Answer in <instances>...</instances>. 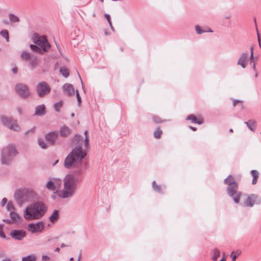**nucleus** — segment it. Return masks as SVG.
Returning a JSON list of instances; mask_svg holds the SVG:
<instances>
[{
	"label": "nucleus",
	"mask_w": 261,
	"mask_h": 261,
	"mask_svg": "<svg viewBox=\"0 0 261 261\" xmlns=\"http://www.w3.org/2000/svg\"><path fill=\"white\" fill-rule=\"evenodd\" d=\"M87 152L83 150L82 147L75 146L66 157L64 162V166L68 169H75L71 174L81 175L83 173L82 159L86 155Z\"/></svg>",
	"instance_id": "obj_1"
},
{
	"label": "nucleus",
	"mask_w": 261,
	"mask_h": 261,
	"mask_svg": "<svg viewBox=\"0 0 261 261\" xmlns=\"http://www.w3.org/2000/svg\"><path fill=\"white\" fill-rule=\"evenodd\" d=\"M80 176L74 174L66 175L63 180V189L57 190L55 193L62 199L72 197L75 194L78 184L80 183Z\"/></svg>",
	"instance_id": "obj_2"
},
{
	"label": "nucleus",
	"mask_w": 261,
	"mask_h": 261,
	"mask_svg": "<svg viewBox=\"0 0 261 261\" xmlns=\"http://www.w3.org/2000/svg\"><path fill=\"white\" fill-rule=\"evenodd\" d=\"M47 206L43 202L38 201L27 206L23 217L28 221L39 219L45 213Z\"/></svg>",
	"instance_id": "obj_3"
},
{
	"label": "nucleus",
	"mask_w": 261,
	"mask_h": 261,
	"mask_svg": "<svg viewBox=\"0 0 261 261\" xmlns=\"http://www.w3.org/2000/svg\"><path fill=\"white\" fill-rule=\"evenodd\" d=\"M37 197L35 192L30 188H22L17 190L14 194V198L17 203L21 206Z\"/></svg>",
	"instance_id": "obj_4"
},
{
	"label": "nucleus",
	"mask_w": 261,
	"mask_h": 261,
	"mask_svg": "<svg viewBox=\"0 0 261 261\" xmlns=\"http://www.w3.org/2000/svg\"><path fill=\"white\" fill-rule=\"evenodd\" d=\"M17 154L15 146L11 144L4 147L1 153L2 164L9 165Z\"/></svg>",
	"instance_id": "obj_5"
},
{
	"label": "nucleus",
	"mask_w": 261,
	"mask_h": 261,
	"mask_svg": "<svg viewBox=\"0 0 261 261\" xmlns=\"http://www.w3.org/2000/svg\"><path fill=\"white\" fill-rule=\"evenodd\" d=\"M224 183L228 185L227 191L229 196L233 197V201L236 203H238L240 201L241 194L240 192H237L238 185L236 183L234 178L231 176H228L224 179Z\"/></svg>",
	"instance_id": "obj_6"
},
{
	"label": "nucleus",
	"mask_w": 261,
	"mask_h": 261,
	"mask_svg": "<svg viewBox=\"0 0 261 261\" xmlns=\"http://www.w3.org/2000/svg\"><path fill=\"white\" fill-rule=\"evenodd\" d=\"M33 42L41 47L44 52L47 51L50 47L45 36H39L35 34L32 38Z\"/></svg>",
	"instance_id": "obj_7"
},
{
	"label": "nucleus",
	"mask_w": 261,
	"mask_h": 261,
	"mask_svg": "<svg viewBox=\"0 0 261 261\" xmlns=\"http://www.w3.org/2000/svg\"><path fill=\"white\" fill-rule=\"evenodd\" d=\"M261 203V197L257 194H252L246 195L244 205L247 207H253L255 204Z\"/></svg>",
	"instance_id": "obj_8"
},
{
	"label": "nucleus",
	"mask_w": 261,
	"mask_h": 261,
	"mask_svg": "<svg viewBox=\"0 0 261 261\" xmlns=\"http://www.w3.org/2000/svg\"><path fill=\"white\" fill-rule=\"evenodd\" d=\"M1 119L2 123L10 129L15 131L19 130L20 127L15 120L4 116H2Z\"/></svg>",
	"instance_id": "obj_9"
},
{
	"label": "nucleus",
	"mask_w": 261,
	"mask_h": 261,
	"mask_svg": "<svg viewBox=\"0 0 261 261\" xmlns=\"http://www.w3.org/2000/svg\"><path fill=\"white\" fill-rule=\"evenodd\" d=\"M1 119L2 123L10 129L15 131L19 130L20 127L15 120L4 116H2Z\"/></svg>",
	"instance_id": "obj_10"
},
{
	"label": "nucleus",
	"mask_w": 261,
	"mask_h": 261,
	"mask_svg": "<svg viewBox=\"0 0 261 261\" xmlns=\"http://www.w3.org/2000/svg\"><path fill=\"white\" fill-rule=\"evenodd\" d=\"M1 119L2 123L10 129L15 131L19 130L20 127L15 120L4 116H2Z\"/></svg>",
	"instance_id": "obj_11"
},
{
	"label": "nucleus",
	"mask_w": 261,
	"mask_h": 261,
	"mask_svg": "<svg viewBox=\"0 0 261 261\" xmlns=\"http://www.w3.org/2000/svg\"><path fill=\"white\" fill-rule=\"evenodd\" d=\"M15 90L17 93L22 98H26L30 95L29 88L25 84L21 83L16 84Z\"/></svg>",
	"instance_id": "obj_12"
},
{
	"label": "nucleus",
	"mask_w": 261,
	"mask_h": 261,
	"mask_svg": "<svg viewBox=\"0 0 261 261\" xmlns=\"http://www.w3.org/2000/svg\"><path fill=\"white\" fill-rule=\"evenodd\" d=\"M50 88L47 83L42 82L37 86V91L40 97H43L50 92Z\"/></svg>",
	"instance_id": "obj_13"
},
{
	"label": "nucleus",
	"mask_w": 261,
	"mask_h": 261,
	"mask_svg": "<svg viewBox=\"0 0 261 261\" xmlns=\"http://www.w3.org/2000/svg\"><path fill=\"white\" fill-rule=\"evenodd\" d=\"M44 228V225L42 222H38L35 224L31 223L28 225V230L33 233L41 232Z\"/></svg>",
	"instance_id": "obj_14"
},
{
	"label": "nucleus",
	"mask_w": 261,
	"mask_h": 261,
	"mask_svg": "<svg viewBox=\"0 0 261 261\" xmlns=\"http://www.w3.org/2000/svg\"><path fill=\"white\" fill-rule=\"evenodd\" d=\"M248 52L242 53L237 61V65L241 66L243 68H245L248 62Z\"/></svg>",
	"instance_id": "obj_15"
},
{
	"label": "nucleus",
	"mask_w": 261,
	"mask_h": 261,
	"mask_svg": "<svg viewBox=\"0 0 261 261\" xmlns=\"http://www.w3.org/2000/svg\"><path fill=\"white\" fill-rule=\"evenodd\" d=\"M58 137V133L56 132H51L47 133L45 136V139L47 143L50 145L55 144Z\"/></svg>",
	"instance_id": "obj_16"
},
{
	"label": "nucleus",
	"mask_w": 261,
	"mask_h": 261,
	"mask_svg": "<svg viewBox=\"0 0 261 261\" xmlns=\"http://www.w3.org/2000/svg\"><path fill=\"white\" fill-rule=\"evenodd\" d=\"M10 236L15 240H21L25 236V232L22 230H13L10 232Z\"/></svg>",
	"instance_id": "obj_17"
},
{
	"label": "nucleus",
	"mask_w": 261,
	"mask_h": 261,
	"mask_svg": "<svg viewBox=\"0 0 261 261\" xmlns=\"http://www.w3.org/2000/svg\"><path fill=\"white\" fill-rule=\"evenodd\" d=\"M64 93L68 96H73L76 90H74L73 86L68 83H66L63 86Z\"/></svg>",
	"instance_id": "obj_18"
},
{
	"label": "nucleus",
	"mask_w": 261,
	"mask_h": 261,
	"mask_svg": "<svg viewBox=\"0 0 261 261\" xmlns=\"http://www.w3.org/2000/svg\"><path fill=\"white\" fill-rule=\"evenodd\" d=\"M40 63L39 59L36 56L33 55L29 60V66L32 70L34 69L38 66Z\"/></svg>",
	"instance_id": "obj_19"
},
{
	"label": "nucleus",
	"mask_w": 261,
	"mask_h": 261,
	"mask_svg": "<svg viewBox=\"0 0 261 261\" xmlns=\"http://www.w3.org/2000/svg\"><path fill=\"white\" fill-rule=\"evenodd\" d=\"M35 114L37 116H43L45 114V106L40 105L36 107Z\"/></svg>",
	"instance_id": "obj_20"
},
{
	"label": "nucleus",
	"mask_w": 261,
	"mask_h": 261,
	"mask_svg": "<svg viewBox=\"0 0 261 261\" xmlns=\"http://www.w3.org/2000/svg\"><path fill=\"white\" fill-rule=\"evenodd\" d=\"M187 120H191L192 123H197L198 124H201L203 123V121L202 119H199V120H197V119L195 116L194 115H189L187 118Z\"/></svg>",
	"instance_id": "obj_21"
},
{
	"label": "nucleus",
	"mask_w": 261,
	"mask_h": 261,
	"mask_svg": "<svg viewBox=\"0 0 261 261\" xmlns=\"http://www.w3.org/2000/svg\"><path fill=\"white\" fill-rule=\"evenodd\" d=\"M70 133V128L67 126H63L60 130V134L61 136L66 137Z\"/></svg>",
	"instance_id": "obj_22"
},
{
	"label": "nucleus",
	"mask_w": 261,
	"mask_h": 261,
	"mask_svg": "<svg viewBox=\"0 0 261 261\" xmlns=\"http://www.w3.org/2000/svg\"><path fill=\"white\" fill-rule=\"evenodd\" d=\"M73 143L74 145L81 146V145L83 143V138L81 136L79 135H76L73 140Z\"/></svg>",
	"instance_id": "obj_23"
},
{
	"label": "nucleus",
	"mask_w": 261,
	"mask_h": 261,
	"mask_svg": "<svg viewBox=\"0 0 261 261\" xmlns=\"http://www.w3.org/2000/svg\"><path fill=\"white\" fill-rule=\"evenodd\" d=\"M59 218V211L58 210H54L53 214L51 215V216L49 217V221L54 223L56 221H57Z\"/></svg>",
	"instance_id": "obj_24"
},
{
	"label": "nucleus",
	"mask_w": 261,
	"mask_h": 261,
	"mask_svg": "<svg viewBox=\"0 0 261 261\" xmlns=\"http://www.w3.org/2000/svg\"><path fill=\"white\" fill-rule=\"evenodd\" d=\"M51 180L53 182V183H54V185L55 186V187H56L57 189L60 188V187L62 185V180L61 178H58V177H53L51 179Z\"/></svg>",
	"instance_id": "obj_25"
},
{
	"label": "nucleus",
	"mask_w": 261,
	"mask_h": 261,
	"mask_svg": "<svg viewBox=\"0 0 261 261\" xmlns=\"http://www.w3.org/2000/svg\"><path fill=\"white\" fill-rule=\"evenodd\" d=\"M45 188L51 191L58 190L51 179L47 182Z\"/></svg>",
	"instance_id": "obj_26"
},
{
	"label": "nucleus",
	"mask_w": 261,
	"mask_h": 261,
	"mask_svg": "<svg viewBox=\"0 0 261 261\" xmlns=\"http://www.w3.org/2000/svg\"><path fill=\"white\" fill-rule=\"evenodd\" d=\"M30 48L31 50L35 52L38 53L39 54H42L44 52L42 50V49H41L40 47H38L37 45H34V44H31L30 45Z\"/></svg>",
	"instance_id": "obj_27"
},
{
	"label": "nucleus",
	"mask_w": 261,
	"mask_h": 261,
	"mask_svg": "<svg viewBox=\"0 0 261 261\" xmlns=\"http://www.w3.org/2000/svg\"><path fill=\"white\" fill-rule=\"evenodd\" d=\"M33 55L30 53L23 51L21 54V58L25 61H29Z\"/></svg>",
	"instance_id": "obj_28"
},
{
	"label": "nucleus",
	"mask_w": 261,
	"mask_h": 261,
	"mask_svg": "<svg viewBox=\"0 0 261 261\" xmlns=\"http://www.w3.org/2000/svg\"><path fill=\"white\" fill-rule=\"evenodd\" d=\"M245 124L247 125L248 127L251 130L254 131V127H255L256 122L252 120H250L247 122H245Z\"/></svg>",
	"instance_id": "obj_29"
},
{
	"label": "nucleus",
	"mask_w": 261,
	"mask_h": 261,
	"mask_svg": "<svg viewBox=\"0 0 261 261\" xmlns=\"http://www.w3.org/2000/svg\"><path fill=\"white\" fill-rule=\"evenodd\" d=\"M251 174L253 177L252 184V185H255L258 177V172L256 170H253L251 171Z\"/></svg>",
	"instance_id": "obj_30"
},
{
	"label": "nucleus",
	"mask_w": 261,
	"mask_h": 261,
	"mask_svg": "<svg viewBox=\"0 0 261 261\" xmlns=\"http://www.w3.org/2000/svg\"><path fill=\"white\" fill-rule=\"evenodd\" d=\"M37 257L35 255H29L22 258V261H36Z\"/></svg>",
	"instance_id": "obj_31"
},
{
	"label": "nucleus",
	"mask_w": 261,
	"mask_h": 261,
	"mask_svg": "<svg viewBox=\"0 0 261 261\" xmlns=\"http://www.w3.org/2000/svg\"><path fill=\"white\" fill-rule=\"evenodd\" d=\"M63 106V101L60 100V101L55 103L54 105V108L56 112H59L60 111V109Z\"/></svg>",
	"instance_id": "obj_32"
},
{
	"label": "nucleus",
	"mask_w": 261,
	"mask_h": 261,
	"mask_svg": "<svg viewBox=\"0 0 261 261\" xmlns=\"http://www.w3.org/2000/svg\"><path fill=\"white\" fill-rule=\"evenodd\" d=\"M10 216L11 219L14 222H17L19 219V216L18 215V214L14 212H11Z\"/></svg>",
	"instance_id": "obj_33"
},
{
	"label": "nucleus",
	"mask_w": 261,
	"mask_h": 261,
	"mask_svg": "<svg viewBox=\"0 0 261 261\" xmlns=\"http://www.w3.org/2000/svg\"><path fill=\"white\" fill-rule=\"evenodd\" d=\"M0 34L3 37L5 38L6 41L7 42H8L9 41V33L7 30H4L1 31V32H0Z\"/></svg>",
	"instance_id": "obj_34"
},
{
	"label": "nucleus",
	"mask_w": 261,
	"mask_h": 261,
	"mask_svg": "<svg viewBox=\"0 0 261 261\" xmlns=\"http://www.w3.org/2000/svg\"><path fill=\"white\" fill-rule=\"evenodd\" d=\"M60 73L65 78L69 76V71L64 67L61 68L60 70Z\"/></svg>",
	"instance_id": "obj_35"
},
{
	"label": "nucleus",
	"mask_w": 261,
	"mask_h": 261,
	"mask_svg": "<svg viewBox=\"0 0 261 261\" xmlns=\"http://www.w3.org/2000/svg\"><path fill=\"white\" fill-rule=\"evenodd\" d=\"M9 17L11 22H18L19 20V18L13 14H9Z\"/></svg>",
	"instance_id": "obj_36"
},
{
	"label": "nucleus",
	"mask_w": 261,
	"mask_h": 261,
	"mask_svg": "<svg viewBox=\"0 0 261 261\" xmlns=\"http://www.w3.org/2000/svg\"><path fill=\"white\" fill-rule=\"evenodd\" d=\"M220 256V252L218 249H215L213 250V256L212 257V259L216 261L217 260L218 257Z\"/></svg>",
	"instance_id": "obj_37"
},
{
	"label": "nucleus",
	"mask_w": 261,
	"mask_h": 261,
	"mask_svg": "<svg viewBox=\"0 0 261 261\" xmlns=\"http://www.w3.org/2000/svg\"><path fill=\"white\" fill-rule=\"evenodd\" d=\"M39 145L43 149H46L47 147V144L42 139H39L38 140Z\"/></svg>",
	"instance_id": "obj_38"
},
{
	"label": "nucleus",
	"mask_w": 261,
	"mask_h": 261,
	"mask_svg": "<svg viewBox=\"0 0 261 261\" xmlns=\"http://www.w3.org/2000/svg\"><path fill=\"white\" fill-rule=\"evenodd\" d=\"M162 134V130L160 128H158L154 132L153 135L155 138L159 139L161 137Z\"/></svg>",
	"instance_id": "obj_39"
},
{
	"label": "nucleus",
	"mask_w": 261,
	"mask_h": 261,
	"mask_svg": "<svg viewBox=\"0 0 261 261\" xmlns=\"http://www.w3.org/2000/svg\"><path fill=\"white\" fill-rule=\"evenodd\" d=\"M87 133H88V131L87 130H85L84 134L86 136V137L85 138V140H84V146L86 148H88V143H89V139H88V137L87 136Z\"/></svg>",
	"instance_id": "obj_40"
},
{
	"label": "nucleus",
	"mask_w": 261,
	"mask_h": 261,
	"mask_svg": "<svg viewBox=\"0 0 261 261\" xmlns=\"http://www.w3.org/2000/svg\"><path fill=\"white\" fill-rule=\"evenodd\" d=\"M152 188L154 191L158 192H161V189H160V186L156 184L155 181H153L152 182Z\"/></svg>",
	"instance_id": "obj_41"
},
{
	"label": "nucleus",
	"mask_w": 261,
	"mask_h": 261,
	"mask_svg": "<svg viewBox=\"0 0 261 261\" xmlns=\"http://www.w3.org/2000/svg\"><path fill=\"white\" fill-rule=\"evenodd\" d=\"M7 209L8 211L14 210V206L12 201H9L7 205Z\"/></svg>",
	"instance_id": "obj_42"
},
{
	"label": "nucleus",
	"mask_w": 261,
	"mask_h": 261,
	"mask_svg": "<svg viewBox=\"0 0 261 261\" xmlns=\"http://www.w3.org/2000/svg\"><path fill=\"white\" fill-rule=\"evenodd\" d=\"M75 93H76V96L77 100L78 101V106H80L81 105V101H82L81 97L80 94L77 90H76Z\"/></svg>",
	"instance_id": "obj_43"
},
{
	"label": "nucleus",
	"mask_w": 261,
	"mask_h": 261,
	"mask_svg": "<svg viewBox=\"0 0 261 261\" xmlns=\"http://www.w3.org/2000/svg\"><path fill=\"white\" fill-rule=\"evenodd\" d=\"M195 30H196V33L198 34H201L202 33L206 32V31L201 30L200 29V27L198 25L195 26Z\"/></svg>",
	"instance_id": "obj_44"
},
{
	"label": "nucleus",
	"mask_w": 261,
	"mask_h": 261,
	"mask_svg": "<svg viewBox=\"0 0 261 261\" xmlns=\"http://www.w3.org/2000/svg\"><path fill=\"white\" fill-rule=\"evenodd\" d=\"M0 237L3 239L6 238V236L3 232V228L2 225H0Z\"/></svg>",
	"instance_id": "obj_45"
},
{
	"label": "nucleus",
	"mask_w": 261,
	"mask_h": 261,
	"mask_svg": "<svg viewBox=\"0 0 261 261\" xmlns=\"http://www.w3.org/2000/svg\"><path fill=\"white\" fill-rule=\"evenodd\" d=\"M105 17L107 19L109 25H111L112 22L111 21V18H110V15L107 14H105Z\"/></svg>",
	"instance_id": "obj_46"
},
{
	"label": "nucleus",
	"mask_w": 261,
	"mask_h": 261,
	"mask_svg": "<svg viewBox=\"0 0 261 261\" xmlns=\"http://www.w3.org/2000/svg\"><path fill=\"white\" fill-rule=\"evenodd\" d=\"M42 261H48L49 259V257L46 255H43L41 257Z\"/></svg>",
	"instance_id": "obj_47"
},
{
	"label": "nucleus",
	"mask_w": 261,
	"mask_h": 261,
	"mask_svg": "<svg viewBox=\"0 0 261 261\" xmlns=\"http://www.w3.org/2000/svg\"><path fill=\"white\" fill-rule=\"evenodd\" d=\"M7 202V199L6 198H4L2 200L1 205L2 206H4L6 204Z\"/></svg>",
	"instance_id": "obj_48"
},
{
	"label": "nucleus",
	"mask_w": 261,
	"mask_h": 261,
	"mask_svg": "<svg viewBox=\"0 0 261 261\" xmlns=\"http://www.w3.org/2000/svg\"><path fill=\"white\" fill-rule=\"evenodd\" d=\"M153 121L155 123H161L162 122V120L159 118L154 117L153 118Z\"/></svg>",
	"instance_id": "obj_49"
},
{
	"label": "nucleus",
	"mask_w": 261,
	"mask_h": 261,
	"mask_svg": "<svg viewBox=\"0 0 261 261\" xmlns=\"http://www.w3.org/2000/svg\"><path fill=\"white\" fill-rule=\"evenodd\" d=\"M233 252H232L230 255V256L232 258V261H236V259L237 257V255H233Z\"/></svg>",
	"instance_id": "obj_50"
},
{
	"label": "nucleus",
	"mask_w": 261,
	"mask_h": 261,
	"mask_svg": "<svg viewBox=\"0 0 261 261\" xmlns=\"http://www.w3.org/2000/svg\"><path fill=\"white\" fill-rule=\"evenodd\" d=\"M241 102H242V101H241L240 100H234L233 101V106L235 107L237 103H241Z\"/></svg>",
	"instance_id": "obj_51"
},
{
	"label": "nucleus",
	"mask_w": 261,
	"mask_h": 261,
	"mask_svg": "<svg viewBox=\"0 0 261 261\" xmlns=\"http://www.w3.org/2000/svg\"><path fill=\"white\" fill-rule=\"evenodd\" d=\"M250 59L251 63L253 62V54H252V53L250 54Z\"/></svg>",
	"instance_id": "obj_52"
},
{
	"label": "nucleus",
	"mask_w": 261,
	"mask_h": 261,
	"mask_svg": "<svg viewBox=\"0 0 261 261\" xmlns=\"http://www.w3.org/2000/svg\"><path fill=\"white\" fill-rule=\"evenodd\" d=\"M12 71L14 74H16L17 72V68L14 67L12 69Z\"/></svg>",
	"instance_id": "obj_53"
},
{
	"label": "nucleus",
	"mask_w": 261,
	"mask_h": 261,
	"mask_svg": "<svg viewBox=\"0 0 261 261\" xmlns=\"http://www.w3.org/2000/svg\"><path fill=\"white\" fill-rule=\"evenodd\" d=\"M4 221L8 223V224H10V223H11L12 222L11 221V220H8V219H4Z\"/></svg>",
	"instance_id": "obj_54"
},
{
	"label": "nucleus",
	"mask_w": 261,
	"mask_h": 261,
	"mask_svg": "<svg viewBox=\"0 0 261 261\" xmlns=\"http://www.w3.org/2000/svg\"><path fill=\"white\" fill-rule=\"evenodd\" d=\"M17 110L18 112H19V114L20 115H21V113H22V111H21V108H17Z\"/></svg>",
	"instance_id": "obj_55"
},
{
	"label": "nucleus",
	"mask_w": 261,
	"mask_h": 261,
	"mask_svg": "<svg viewBox=\"0 0 261 261\" xmlns=\"http://www.w3.org/2000/svg\"><path fill=\"white\" fill-rule=\"evenodd\" d=\"M34 132V128H32V129H31V130H29V131L25 133V134H27L29 133L30 132L33 133Z\"/></svg>",
	"instance_id": "obj_56"
},
{
	"label": "nucleus",
	"mask_w": 261,
	"mask_h": 261,
	"mask_svg": "<svg viewBox=\"0 0 261 261\" xmlns=\"http://www.w3.org/2000/svg\"><path fill=\"white\" fill-rule=\"evenodd\" d=\"M2 261H11L10 258L8 257H6L4 259H3Z\"/></svg>",
	"instance_id": "obj_57"
},
{
	"label": "nucleus",
	"mask_w": 261,
	"mask_h": 261,
	"mask_svg": "<svg viewBox=\"0 0 261 261\" xmlns=\"http://www.w3.org/2000/svg\"><path fill=\"white\" fill-rule=\"evenodd\" d=\"M81 253H80L79 255V257L77 258V261H81Z\"/></svg>",
	"instance_id": "obj_58"
},
{
	"label": "nucleus",
	"mask_w": 261,
	"mask_h": 261,
	"mask_svg": "<svg viewBox=\"0 0 261 261\" xmlns=\"http://www.w3.org/2000/svg\"><path fill=\"white\" fill-rule=\"evenodd\" d=\"M190 128L193 130V131H195L196 130V128L194 127H193V126H190Z\"/></svg>",
	"instance_id": "obj_59"
},
{
	"label": "nucleus",
	"mask_w": 261,
	"mask_h": 261,
	"mask_svg": "<svg viewBox=\"0 0 261 261\" xmlns=\"http://www.w3.org/2000/svg\"><path fill=\"white\" fill-rule=\"evenodd\" d=\"M252 68L253 69V70L254 71H256V69H255V63H253V64L252 65Z\"/></svg>",
	"instance_id": "obj_60"
},
{
	"label": "nucleus",
	"mask_w": 261,
	"mask_h": 261,
	"mask_svg": "<svg viewBox=\"0 0 261 261\" xmlns=\"http://www.w3.org/2000/svg\"><path fill=\"white\" fill-rule=\"evenodd\" d=\"M253 54V46H251L250 48V54Z\"/></svg>",
	"instance_id": "obj_61"
},
{
	"label": "nucleus",
	"mask_w": 261,
	"mask_h": 261,
	"mask_svg": "<svg viewBox=\"0 0 261 261\" xmlns=\"http://www.w3.org/2000/svg\"><path fill=\"white\" fill-rule=\"evenodd\" d=\"M60 250V248L59 247L56 248V249H55V251L56 252H59Z\"/></svg>",
	"instance_id": "obj_62"
},
{
	"label": "nucleus",
	"mask_w": 261,
	"mask_h": 261,
	"mask_svg": "<svg viewBox=\"0 0 261 261\" xmlns=\"http://www.w3.org/2000/svg\"><path fill=\"white\" fill-rule=\"evenodd\" d=\"M66 245L65 244H64V243H62V244H61V247L62 248L64 247H66Z\"/></svg>",
	"instance_id": "obj_63"
},
{
	"label": "nucleus",
	"mask_w": 261,
	"mask_h": 261,
	"mask_svg": "<svg viewBox=\"0 0 261 261\" xmlns=\"http://www.w3.org/2000/svg\"><path fill=\"white\" fill-rule=\"evenodd\" d=\"M4 255H5V253L3 252L0 253V257L4 256Z\"/></svg>",
	"instance_id": "obj_64"
}]
</instances>
